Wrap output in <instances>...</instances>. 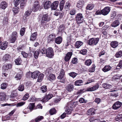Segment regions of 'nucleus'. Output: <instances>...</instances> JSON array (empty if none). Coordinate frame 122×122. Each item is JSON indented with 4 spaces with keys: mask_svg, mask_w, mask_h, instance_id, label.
Segmentation results:
<instances>
[{
    "mask_svg": "<svg viewBox=\"0 0 122 122\" xmlns=\"http://www.w3.org/2000/svg\"><path fill=\"white\" fill-rule=\"evenodd\" d=\"M84 1L83 0H80L77 1L76 3V7L78 8L81 9L84 5Z\"/></svg>",
    "mask_w": 122,
    "mask_h": 122,
    "instance_id": "obj_10",
    "label": "nucleus"
},
{
    "mask_svg": "<svg viewBox=\"0 0 122 122\" xmlns=\"http://www.w3.org/2000/svg\"><path fill=\"white\" fill-rule=\"evenodd\" d=\"M76 12V10L75 9L73 8L70 10L69 13L70 15H75Z\"/></svg>",
    "mask_w": 122,
    "mask_h": 122,
    "instance_id": "obj_39",
    "label": "nucleus"
},
{
    "mask_svg": "<svg viewBox=\"0 0 122 122\" xmlns=\"http://www.w3.org/2000/svg\"><path fill=\"white\" fill-rule=\"evenodd\" d=\"M8 44V42L6 41L3 42L1 44L0 48L2 50H5L7 48Z\"/></svg>",
    "mask_w": 122,
    "mask_h": 122,
    "instance_id": "obj_14",
    "label": "nucleus"
},
{
    "mask_svg": "<svg viewBox=\"0 0 122 122\" xmlns=\"http://www.w3.org/2000/svg\"><path fill=\"white\" fill-rule=\"evenodd\" d=\"M51 2L49 0L47 1L45 3L44 5V7L45 9H47L49 8L51 6Z\"/></svg>",
    "mask_w": 122,
    "mask_h": 122,
    "instance_id": "obj_18",
    "label": "nucleus"
},
{
    "mask_svg": "<svg viewBox=\"0 0 122 122\" xmlns=\"http://www.w3.org/2000/svg\"><path fill=\"white\" fill-rule=\"evenodd\" d=\"M15 64L17 65H20L21 64L22 61L20 58H17L15 60Z\"/></svg>",
    "mask_w": 122,
    "mask_h": 122,
    "instance_id": "obj_34",
    "label": "nucleus"
},
{
    "mask_svg": "<svg viewBox=\"0 0 122 122\" xmlns=\"http://www.w3.org/2000/svg\"><path fill=\"white\" fill-rule=\"evenodd\" d=\"M112 68V67L109 65H106L102 69V70L104 72H106L110 70Z\"/></svg>",
    "mask_w": 122,
    "mask_h": 122,
    "instance_id": "obj_16",
    "label": "nucleus"
},
{
    "mask_svg": "<svg viewBox=\"0 0 122 122\" xmlns=\"http://www.w3.org/2000/svg\"><path fill=\"white\" fill-rule=\"evenodd\" d=\"M7 4L5 1H2L1 2L0 7L3 9H5L7 7Z\"/></svg>",
    "mask_w": 122,
    "mask_h": 122,
    "instance_id": "obj_17",
    "label": "nucleus"
},
{
    "mask_svg": "<svg viewBox=\"0 0 122 122\" xmlns=\"http://www.w3.org/2000/svg\"><path fill=\"white\" fill-rule=\"evenodd\" d=\"M12 10L14 13L15 14L18 13L19 11V8L18 7H15L13 8Z\"/></svg>",
    "mask_w": 122,
    "mask_h": 122,
    "instance_id": "obj_51",
    "label": "nucleus"
},
{
    "mask_svg": "<svg viewBox=\"0 0 122 122\" xmlns=\"http://www.w3.org/2000/svg\"><path fill=\"white\" fill-rule=\"evenodd\" d=\"M94 7V5L91 4L88 5L86 8L87 10H91Z\"/></svg>",
    "mask_w": 122,
    "mask_h": 122,
    "instance_id": "obj_32",
    "label": "nucleus"
},
{
    "mask_svg": "<svg viewBox=\"0 0 122 122\" xmlns=\"http://www.w3.org/2000/svg\"><path fill=\"white\" fill-rule=\"evenodd\" d=\"M82 42L79 41H76L75 44V46L76 48H78L82 45Z\"/></svg>",
    "mask_w": 122,
    "mask_h": 122,
    "instance_id": "obj_27",
    "label": "nucleus"
},
{
    "mask_svg": "<svg viewBox=\"0 0 122 122\" xmlns=\"http://www.w3.org/2000/svg\"><path fill=\"white\" fill-rule=\"evenodd\" d=\"M65 3V1L64 0H62L61 1L59 5L60 9L61 10H63Z\"/></svg>",
    "mask_w": 122,
    "mask_h": 122,
    "instance_id": "obj_35",
    "label": "nucleus"
},
{
    "mask_svg": "<svg viewBox=\"0 0 122 122\" xmlns=\"http://www.w3.org/2000/svg\"><path fill=\"white\" fill-rule=\"evenodd\" d=\"M110 10V7H106L102 10V14L104 15H106L109 13Z\"/></svg>",
    "mask_w": 122,
    "mask_h": 122,
    "instance_id": "obj_7",
    "label": "nucleus"
},
{
    "mask_svg": "<svg viewBox=\"0 0 122 122\" xmlns=\"http://www.w3.org/2000/svg\"><path fill=\"white\" fill-rule=\"evenodd\" d=\"M95 109L91 108L89 109L87 111V114L88 115H94L95 113Z\"/></svg>",
    "mask_w": 122,
    "mask_h": 122,
    "instance_id": "obj_25",
    "label": "nucleus"
},
{
    "mask_svg": "<svg viewBox=\"0 0 122 122\" xmlns=\"http://www.w3.org/2000/svg\"><path fill=\"white\" fill-rule=\"evenodd\" d=\"M10 58V56L8 54H6L3 57V60H7Z\"/></svg>",
    "mask_w": 122,
    "mask_h": 122,
    "instance_id": "obj_53",
    "label": "nucleus"
},
{
    "mask_svg": "<svg viewBox=\"0 0 122 122\" xmlns=\"http://www.w3.org/2000/svg\"><path fill=\"white\" fill-rule=\"evenodd\" d=\"M111 46L113 48H115L118 45V43L116 41H112L110 43Z\"/></svg>",
    "mask_w": 122,
    "mask_h": 122,
    "instance_id": "obj_20",
    "label": "nucleus"
},
{
    "mask_svg": "<svg viewBox=\"0 0 122 122\" xmlns=\"http://www.w3.org/2000/svg\"><path fill=\"white\" fill-rule=\"evenodd\" d=\"M115 120L117 121L122 120V114L117 115L116 117Z\"/></svg>",
    "mask_w": 122,
    "mask_h": 122,
    "instance_id": "obj_37",
    "label": "nucleus"
},
{
    "mask_svg": "<svg viewBox=\"0 0 122 122\" xmlns=\"http://www.w3.org/2000/svg\"><path fill=\"white\" fill-rule=\"evenodd\" d=\"M49 112L51 115H53L56 113V111L54 108L51 109L49 111Z\"/></svg>",
    "mask_w": 122,
    "mask_h": 122,
    "instance_id": "obj_46",
    "label": "nucleus"
},
{
    "mask_svg": "<svg viewBox=\"0 0 122 122\" xmlns=\"http://www.w3.org/2000/svg\"><path fill=\"white\" fill-rule=\"evenodd\" d=\"M12 66L10 64H9L6 65H5L3 66L4 68L6 70H8V69L11 68Z\"/></svg>",
    "mask_w": 122,
    "mask_h": 122,
    "instance_id": "obj_43",
    "label": "nucleus"
},
{
    "mask_svg": "<svg viewBox=\"0 0 122 122\" xmlns=\"http://www.w3.org/2000/svg\"><path fill=\"white\" fill-rule=\"evenodd\" d=\"M122 104L121 102L119 101H117L112 106V108L114 110L117 109L119 108Z\"/></svg>",
    "mask_w": 122,
    "mask_h": 122,
    "instance_id": "obj_9",
    "label": "nucleus"
},
{
    "mask_svg": "<svg viewBox=\"0 0 122 122\" xmlns=\"http://www.w3.org/2000/svg\"><path fill=\"white\" fill-rule=\"evenodd\" d=\"M120 24L118 20H117L114 21L112 24V26L115 27L118 26Z\"/></svg>",
    "mask_w": 122,
    "mask_h": 122,
    "instance_id": "obj_26",
    "label": "nucleus"
},
{
    "mask_svg": "<svg viewBox=\"0 0 122 122\" xmlns=\"http://www.w3.org/2000/svg\"><path fill=\"white\" fill-rule=\"evenodd\" d=\"M122 76H119L118 75H116L114 76L113 77V79L115 80H118L120 79Z\"/></svg>",
    "mask_w": 122,
    "mask_h": 122,
    "instance_id": "obj_64",
    "label": "nucleus"
},
{
    "mask_svg": "<svg viewBox=\"0 0 122 122\" xmlns=\"http://www.w3.org/2000/svg\"><path fill=\"white\" fill-rule=\"evenodd\" d=\"M43 118V117L42 116H38L35 119V121L38 122V121H40Z\"/></svg>",
    "mask_w": 122,
    "mask_h": 122,
    "instance_id": "obj_59",
    "label": "nucleus"
},
{
    "mask_svg": "<svg viewBox=\"0 0 122 122\" xmlns=\"http://www.w3.org/2000/svg\"><path fill=\"white\" fill-rule=\"evenodd\" d=\"M73 86L71 85H68L66 87V90L67 91L69 92H70L73 90Z\"/></svg>",
    "mask_w": 122,
    "mask_h": 122,
    "instance_id": "obj_29",
    "label": "nucleus"
},
{
    "mask_svg": "<svg viewBox=\"0 0 122 122\" xmlns=\"http://www.w3.org/2000/svg\"><path fill=\"white\" fill-rule=\"evenodd\" d=\"M102 86L104 88L106 89L110 88L112 87L111 85L106 83L103 84Z\"/></svg>",
    "mask_w": 122,
    "mask_h": 122,
    "instance_id": "obj_30",
    "label": "nucleus"
},
{
    "mask_svg": "<svg viewBox=\"0 0 122 122\" xmlns=\"http://www.w3.org/2000/svg\"><path fill=\"white\" fill-rule=\"evenodd\" d=\"M5 98V95L3 94H0V100L3 101Z\"/></svg>",
    "mask_w": 122,
    "mask_h": 122,
    "instance_id": "obj_58",
    "label": "nucleus"
},
{
    "mask_svg": "<svg viewBox=\"0 0 122 122\" xmlns=\"http://www.w3.org/2000/svg\"><path fill=\"white\" fill-rule=\"evenodd\" d=\"M116 12L115 11H113L111 12V16L112 18H114L116 15Z\"/></svg>",
    "mask_w": 122,
    "mask_h": 122,
    "instance_id": "obj_63",
    "label": "nucleus"
},
{
    "mask_svg": "<svg viewBox=\"0 0 122 122\" xmlns=\"http://www.w3.org/2000/svg\"><path fill=\"white\" fill-rule=\"evenodd\" d=\"M71 6V5L70 3L68 2H66V3L65 5V6L64 8L66 10H69L70 9V7Z\"/></svg>",
    "mask_w": 122,
    "mask_h": 122,
    "instance_id": "obj_48",
    "label": "nucleus"
},
{
    "mask_svg": "<svg viewBox=\"0 0 122 122\" xmlns=\"http://www.w3.org/2000/svg\"><path fill=\"white\" fill-rule=\"evenodd\" d=\"M69 75L70 76L74 78L77 75V74L75 72H72L69 73Z\"/></svg>",
    "mask_w": 122,
    "mask_h": 122,
    "instance_id": "obj_50",
    "label": "nucleus"
},
{
    "mask_svg": "<svg viewBox=\"0 0 122 122\" xmlns=\"http://www.w3.org/2000/svg\"><path fill=\"white\" fill-rule=\"evenodd\" d=\"M30 112H31L30 110L28 107L24 109L23 111V112L25 114H26Z\"/></svg>",
    "mask_w": 122,
    "mask_h": 122,
    "instance_id": "obj_56",
    "label": "nucleus"
},
{
    "mask_svg": "<svg viewBox=\"0 0 122 122\" xmlns=\"http://www.w3.org/2000/svg\"><path fill=\"white\" fill-rule=\"evenodd\" d=\"M72 54H66L64 60L65 61H68L70 59Z\"/></svg>",
    "mask_w": 122,
    "mask_h": 122,
    "instance_id": "obj_28",
    "label": "nucleus"
},
{
    "mask_svg": "<svg viewBox=\"0 0 122 122\" xmlns=\"http://www.w3.org/2000/svg\"><path fill=\"white\" fill-rule=\"evenodd\" d=\"M71 103L69 102L67 103L66 106V107L65 111L66 113L68 114H70L71 113L72 111V107H71Z\"/></svg>",
    "mask_w": 122,
    "mask_h": 122,
    "instance_id": "obj_5",
    "label": "nucleus"
},
{
    "mask_svg": "<svg viewBox=\"0 0 122 122\" xmlns=\"http://www.w3.org/2000/svg\"><path fill=\"white\" fill-rule=\"evenodd\" d=\"M99 86L98 83L96 84L93 87H88L86 90L87 91H93L97 89Z\"/></svg>",
    "mask_w": 122,
    "mask_h": 122,
    "instance_id": "obj_8",
    "label": "nucleus"
},
{
    "mask_svg": "<svg viewBox=\"0 0 122 122\" xmlns=\"http://www.w3.org/2000/svg\"><path fill=\"white\" fill-rule=\"evenodd\" d=\"M11 36L17 39L18 37V34L17 32L15 31H13L12 34Z\"/></svg>",
    "mask_w": 122,
    "mask_h": 122,
    "instance_id": "obj_44",
    "label": "nucleus"
},
{
    "mask_svg": "<svg viewBox=\"0 0 122 122\" xmlns=\"http://www.w3.org/2000/svg\"><path fill=\"white\" fill-rule=\"evenodd\" d=\"M41 91L43 93H44L46 92L47 90L46 86H43L41 87Z\"/></svg>",
    "mask_w": 122,
    "mask_h": 122,
    "instance_id": "obj_52",
    "label": "nucleus"
},
{
    "mask_svg": "<svg viewBox=\"0 0 122 122\" xmlns=\"http://www.w3.org/2000/svg\"><path fill=\"white\" fill-rule=\"evenodd\" d=\"M40 6L39 2L37 1H36L34 3L32 8V11L34 12L37 11Z\"/></svg>",
    "mask_w": 122,
    "mask_h": 122,
    "instance_id": "obj_6",
    "label": "nucleus"
},
{
    "mask_svg": "<svg viewBox=\"0 0 122 122\" xmlns=\"http://www.w3.org/2000/svg\"><path fill=\"white\" fill-rule=\"evenodd\" d=\"M76 20L78 24H81L83 22L84 18L82 14L79 13L76 15Z\"/></svg>",
    "mask_w": 122,
    "mask_h": 122,
    "instance_id": "obj_2",
    "label": "nucleus"
},
{
    "mask_svg": "<svg viewBox=\"0 0 122 122\" xmlns=\"http://www.w3.org/2000/svg\"><path fill=\"white\" fill-rule=\"evenodd\" d=\"M95 67L96 66L95 65H93L91 67H90L89 69V71L90 72H94L95 71Z\"/></svg>",
    "mask_w": 122,
    "mask_h": 122,
    "instance_id": "obj_47",
    "label": "nucleus"
},
{
    "mask_svg": "<svg viewBox=\"0 0 122 122\" xmlns=\"http://www.w3.org/2000/svg\"><path fill=\"white\" fill-rule=\"evenodd\" d=\"M20 0H14V4L15 6L16 7L20 3Z\"/></svg>",
    "mask_w": 122,
    "mask_h": 122,
    "instance_id": "obj_57",
    "label": "nucleus"
},
{
    "mask_svg": "<svg viewBox=\"0 0 122 122\" xmlns=\"http://www.w3.org/2000/svg\"><path fill=\"white\" fill-rule=\"evenodd\" d=\"M58 1H56L54 2L51 5V9L53 10H56L58 6Z\"/></svg>",
    "mask_w": 122,
    "mask_h": 122,
    "instance_id": "obj_12",
    "label": "nucleus"
},
{
    "mask_svg": "<svg viewBox=\"0 0 122 122\" xmlns=\"http://www.w3.org/2000/svg\"><path fill=\"white\" fill-rule=\"evenodd\" d=\"M45 49V48L41 49H39L37 50L36 51V53H45L44 52Z\"/></svg>",
    "mask_w": 122,
    "mask_h": 122,
    "instance_id": "obj_42",
    "label": "nucleus"
},
{
    "mask_svg": "<svg viewBox=\"0 0 122 122\" xmlns=\"http://www.w3.org/2000/svg\"><path fill=\"white\" fill-rule=\"evenodd\" d=\"M40 72L38 71H36L33 72V73L31 72H28L27 73L26 76L27 77H29V76H31L32 78L36 79L37 78V77L40 74Z\"/></svg>",
    "mask_w": 122,
    "mask_h": 122,
    "instance_id": "obj_4",
    "label": "nucleus"
},
{
    "mask_svg": "<svg viewBox=\"0 0 122 122\" xmlns=\"http://www.w3.org/2000/svg\"><path fill=\"white\" fill-rule=\"evenodd\" d=\"M99 40L98 38H92L90 39L87 41V43L90 45H96L98 43Z\"/></svg>",
    "mask_w": 122,
    "mask_h": 122,
    "instance_id": "obj_3",
    "label": "nucleus"
},
{
    "mask_svg": "<svg viewBox=\"0 0 122 122\" xmlns=\"http://www.w3.org/2000/svg\"><path fill=\"white\" fill-rule=\"evenodd\" d=\"M62 38L61 36H58L55 39V42L57 44H60L62 42Z\"/></svg>",
    "mask_w": 122,
    "mask_h": 122,
    "instance_id": "obj_24",
    "label": "nucleus"
},
{
    "mask_svg": "<svg viewBox=\"0 0 122 122\" xmlns=\"http://www.w3.org/2000/svg\"><path fill=\"white\" fill-rule=\"evenodd\" d=\"M46 53H53V51L52 48L51 47H49L46 50Z\"/></svg>",
    "mask_w": 122,
    "mask_h": 122,
    "instance_id": "obj_41",
    "label": "nucleus"
},
{
    "mask_svg": "<svg viewBox=\"0 0 122 122\" xmlns=\"http://www.w3.org/2000/svg\"><path fill=\"white\" fill-rule=\"evenodd\" d=\"M56 37V35L54 34H51L49 35L48 38V41L50 42L53 41Z\"/></svg>",
    "mask_w": 122,
    "mask_h": 122,
    "instance_id": "obj_15",
    "label": "nucleus"
},
{
    "mask_svg": "<svg viewBox=\"0 0 122 122\" xmlns=\"http://www.w3.org/2000/svg\"><path fill=\"white\" fill-rule=\"evenodd\" d=\"M11 116L9 114L5 116L2 117V120L3 121L7 120L10 119Z\"/></svg>",
    "mask_w": 122,
    "mask_h": 122,
    "instance_id": "obj_40",
    "label": "nucleus"
},
{
    "mask_svg": "<svg viewBox=\"0 0 122 122\" xmlns=\"http://www.w3.org/2000/svg\"><path fill=\"white\" fill-rule=\"evenodd\" d=\"M92 63V61L90 59H88L86 60L85 62V64L88 66L90 65Z\"/></svg>",
    "mask_w": 122,
    "mask_h": 122,
    "instance_id": "obj_45",
    "label": "nucleus"
},
{
    "mask_svg": "<svg viewBox=\"0 0 122 122\" xmlns=\"http://www.w3.org/2000/svg\"><path fill=\"white\" fill-rule=\"evenodd\" d=\"M83 83L82 80H79L76 81L75 82L74 84L76 86H80L81 85V84Z\"/></svg>",
    "mask_w": 122,
    "mask_h": 122,
    "instance_id": "obj_33",
    "label": "nucleus"
},
{
    "mask_svg": "<svg viewBox=\"0 0 122 122\" xmlns=\"http://www.w3.org/2000/svg\"><path fill=\"white\" fill-rule=\"evenodd\" d=\"M25 102H22L18 103L16 105V106L17 107H19L23 106L25 104Z\"/></svg>",
    "mask_w": 122,
    "mask_h": 122,
    "instance_id": "obj_60",
    "label": "nucleus"
},
{
    "mask_svg": "<svg viewBox=\"0 0 122 122\" xmlns=\"http://www.w3.org/2000/svg\"><path fill=\"white\" fill-rule=\"evenodd\" d=\"M53 93L54 95L55 94H57V96H60L61 95H62V93L61 90L58 89L54 91L53 92Z\"/></svg>",
    "mask_w": 122,
    "mask_h": 122,
    "instance_id": "obj_21",
    "label": "nucleus"
},
{
    "mask_svg": "<svg viewBox=\"0 0 122 122\" xmlns=\"http://www.w3.org/2000/svg\"><path fill=\"white\" fill-rule=\"evenodd\" d=\"M51 20V17L48 14H43L41 22L40 27L41 28L42 26H44L46 24V22L49 21Z\"/></svg>",
    "mask_w": 122,
    "mask_h": 122,
    "instance_id": "obj_1",
    "label": "nucleus"
},
{
    "mask_svg": "<svg viewBox=\"0 0 122 122\" xmlns=\"http://www.w3.org/2000/svg\"><path fill=\"white\" fill-rule=\"evenodd\" d=\"M44 75L42 74H40L38 76L37 81L39 82H41L43 78Z\"/></svg>",
    "mask_w": 122,
    "mask_h": 122,
    "instance_id": "obj_36",
    "label": "nucleus"
},
{
    "mask_svg": "<svg viewBox=\"0 0 122 122\" xmlns=\"http://www.w3.org/2000/svg\"><path fill=\"white\" fill-rule=\"evenodd\" d=\"M65 75V72L63 69H61L60 71L59 76L58 77V78L59 79H61L63 78Z\"/></svg>",
    "mask_w": 122,
    "mask_h": 122,
    "instance_id": "obj_19",
    "label": "nucleus"
},
{
    "mask_svg": "<svg viewBox=\"0 0 122 122\" xmlns=\"http://www.w3.org/2000/svg\"><path fill=\"white\" fill-rule=\"evenodd\" d=\"M30 110V111L31 112L33 110L36 109L35 103H30L28 107Z\"/></svg>",
    "mask_w": 122,
    "mask_h": 122,
    "instance_id": "obj_22",
    "label": "nucleus"
},
{
    "mask_svg": "<svg viewBox=\"0 0 122 122\" xmlns=\"http://www.w3.org/2000/svg\"><path fill=\"white\" fill-rule=\"evenodd\" d=\"M65 29V25H60L59 28V31L62 32L63 31L64 32Z\"/></svg>",
    "mask_w": 122,
    "mask_h": 122,
    "instance_id": "obj_31",
    "label": "nucleus"
},
{
    "mask_svg": "<svg viewBox=\"0 0 122 122\" xmlns=\"http://www.w3.org/2000/svg\"><path fill=\"white\" fill-rule=\"evenodd\" d=\"M24 89V85L23 84L20 85L18 87V90L20 91H22Z\"/></svg>",
    "mask_w": 122,
    "mask_h": 122,
    "instance_id": "obj_49",
    "label": "nucleus"
},
{
    "mask_svg": "<svg viewBox=\"0 0 122 122\" xmlns=\"http://www.w3.org/2000/svg\"><path fill=\"white\" fill-rule=\"evenodd\" d=\"M53 97V95L51 93H49L42 100V101L43 102H46L48 100L51 99Z\"/></svg>",
    "mask_w": 122,
    "mask_h": 122,
    "instance_id": "obj_11",
    "label": "nucleus"
},
{
    "mask_svg": "<svg viewBox=\"0 0 122 122\" xmlns=\"http://www.w3.org/2000/svg\"><path fill=\"white\" fill-rule=\"evenodd\" d=\"M37 37V32H35L31 34L30 38V40L32 41H35Z\"/></svg>",
    "mask_w": 122,
    "mask_h": 122,
    "instance_id": "obj_13",
    "label": "nucleus"
},
{
    "mask_svg": "<svg viewBox=\"0 0 122 122\" xmlns=\"http://www.w3.org/2000/svg\"><path fill=\"white\" fill-rule=\"evenodd\" d=\"M17 39L11 36V37L9 39V41L10 42L13 43L15 42Z\"/></svg>",
    "mask_w": 122,
    "mask_h": 122,
    "instance_id": "obj_61",
    "label": "nucleus"
},
{
    "mask_svg": "<svg viewBox=\"0 0 122 122\" xmlns=\"http://www.w3.org/2000/svg\"><path fill=\"white\" fill-rule=\"evenodd\" d=\"M7 85V83H3L1 85V88L2 89H5L6 88Z\"/></svg>",
    "mask_w": 122,
    "mask_h": 122,
    "instance_id": "obj_55",
    "label": "nucleus"
},
{
    "mask_svg": "<svg viewBox=\"0 0 122 122\" xmlns=\"http://www.w3.org/2000/svg\"><path fill=\"white\" fill-rule=\"evenodd\" d=\"M27 0H21V3L20 4V7L21 8H23V6H25L27 2Z\"/></svg>",
    "mask_w": 122,
    "mask_h": 122,
    "instance_id": "obj_38",
    "label": "nucleus"
},
{
    "mask_svg": "<svg viewBox=\"0 0 122 122\" xmlns=\"http://www.w3.org/2000/svg\"><path fill=\"white\" fill-rule=\"evenodd\" d=\"M25 30V28L23 27L20 30V34L21 36H23L24 35Z\"/></svg>",
    "mask_w": 122,
    "mask_h": 122,
    "instance_id": "obj_54",
    "label": "nucleus"
},
{
    "mask_svg": "<svg viewBox=\"0 0 122 122\" xmlns=\"http://www.w3.org/2000/svg\"><path fill=\"white\" fill-rule=\"evenodd\" d=\"M22 47L19 46L17 48L18 50L19 51L18 53H26L22 51Z\"/></svg>",
    "mask_w": 122,
    "mask_h": 122,
    "instance_id": "obj_62",
    "label": "nucleus"
},
{
    "mask_svg": "<svg viewBox=\"0 0 122 122\" xmlns=\"http://www.w3.org/2000/svg\"><path fill=\"white\" fill-rule=\"evenodd\" d=\"M55 75L53 74H50L48 77V79L51 81H53L55 80Z\"/></svg>",
    "mask_w": 122,
    "mask_h": 122,
    "instance_id": "obj_23",
    "label": "nucleus"
}]
</instances>
